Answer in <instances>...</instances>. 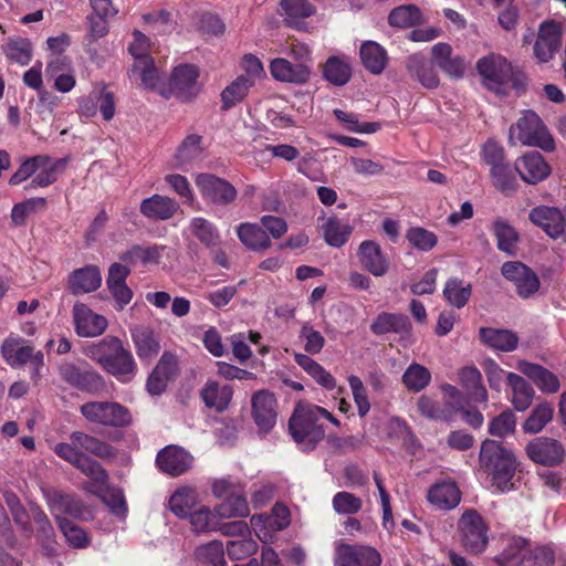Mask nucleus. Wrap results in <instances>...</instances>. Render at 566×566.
I'll list each match as a JSON object with an SVG mask.
<instances>
[{"mask_svg": "<svg viewBox=\"0 0 566 566\" xmlns=\"http://www.w3.org/2000/svg\"><path fill=\"white\" fill-rule=\"evenodd\" d=\"M53 450L57 457L101 485L107 482L108 474L97 461L86 455L85 452L103 460H111L117 455L113 446L83 431H73L70 434V442L56 443Z\"/></svg>", "mask_w": 566, "mask_h": 566, "instance_id": "obj_1", "label": "nucleus"}, {"mask_svg": "<svg viewBox=\"0 0 566 566\" xmlns=\"http://www.w3.org/2000/svg\"><path fill=\"white\" fill-rule=\"evenodd\" d=\"M87 355L123 384L130 382L138 367L132 352L115 336H106L87 349Z\"/></svg>", "mask_w": 566, "mask_h": 566, "instance_id": "obj_2", "label": "nucleus"}, {"mask_svg": "<svg viewBox=\"0 0 566 566\" xmlns=\"http://www.w3.org/2000/svg\"><path fill=\"white\" fill-rule=\"evenodd\" d=\"M480 467L492 478V484L500 492L513 488L512 479L516 471V459L512 451L494 440H485L480 450Z\"/></svg>", "mask_w": 566, "mask_h": 566, "instance_id": "obj_3", "label": "nucleus"}, {"mask_svg": "<svg viewBox=\"0 0 566 566\" xmlns=\"http://www.w3.org/2000/svg\"><path fill=\"white\" fill-rule=\"evenodd\" d=\"M322 415H327V410L315 405L298 406L294 410L289 421V429L302 450H313L324 439Z\"/></svg>", "mask_w": 566, "mask_h": 566, "instance_id": "obj_4", "label": "nucleus"}, {"mask_svg": "<svg viewBox=\"0 0 566 566\" xmlns=\"http://www.w3.org/2000/svg\"><path fill=\"white\" fill-rule=\"evenodd\" d=\"M494 562L499 566H553L555 551L551 545L531 547L526 539L514 537Z\"/></svg>", "mask_w": 566, "mask_h": 566, "instance_id": "obj_5", "label": "nucleus"}, {"mask_svg": "<svg viewBox=\"0 0 566 566\" xmlns=\"http://www.w3.org/2000/svg\"><path fill=\"white\" fill-rule=\"evenodd\" d=\"M0 354L12 368H20L30 363L31 378L36 381L41 377L44 355L41 350H35L25 338L14 334L9 335L0 346Z\"/></svg>", "mask_w": 566, "mask_h": 566, "instance_id": "obj_6", "label": "nucleus"}, {"mask_svg": "<svg viewBox=\"0 0 566 566\" xmlns=\"http://www.w3.org/2000/svg\"><path fill=\"white\" fill-rule=\"evenodd\" d=\"M516 138L524 146L538 147L552 151L555 143L541 117L533 111L523 112L515 125L510 129V140Z\"/></svg>", "mask_w": 566, "mask_h": 566, "instance_id": "obj_7", "label": "nucleus"}, {"mask_svg": "<svg viewBox=\"0 0 566 566\" xmlns=\"http://www.w3.org/2000/svg\"><path fill=\"white\" fill-rule=\"evenodd\" d=\"M461 545L471 554H481L489 543V527L478 511L468 509L458 521Z\"/></svg>", "mask_w": 566, "mask_h": 566, "instance_id": "obj_8", "label": "nucleus"}, {"mask_svg": "<svg viewBox=\"0 0 566 566\" xmlns=\"http://www.w3.org/2000/svg\"><path fill=\"white\" fill-rule=\"evenodd\" d=\"M80 411L87 421L103 427L124 428L133 422L128 408L115 401H90Z\"/></svg>", "mask_w": 566, "mask_h": 566, "instance_id": "obj_9", "label": "nucleus"}, {"mask_svg": "<svg viewBox=\"0 0 566 566\" xmlns=\"http://www.w3.org/2000/svg\"><path fill=\"white\" fill-rule=\"evenodd\" d=\"M200 69L193 64H180L176 66L170 75L167 96L174 94L181 101H191L201 92V84L198 78Z\"/></svg>", "mask_w": 566, "mask_h": 566, "instance_id": "obj_10", "label": "nucleus"}, {"mask_svg": "<svg viewBox=\"0 0 566 566\" xmlns=\"http://www.w3.org/2000/svg\"><path fill=\"white\" fill-rule=\"evenodd\" d=\"M195 181L202 198L207 202L227 206L232 203L237 198V189L228 180L217 177L216 175L199 174Z\"/></svg>", "mask_w": 566, "mask_h": 566, "instance_id": "obj_11", "label": "nucleus"}, {"mask_svg": "<svg viewBox=\"0 0 566 566\" xmlns=\"http://www.w3.org/2000/svg\"><path fill=\"white\" fill-rule=\"evenodd\" d=\"M501 273L514 284L517 295L522 298H530L539 290L537 274L520 261L504 262L501 266Z\"/></svg>", "mask_w": 566, "mask_h": 566, "instance_id": "obj_12", "label": "nucleus"}, {"mask_svg": "<svg viewBox=\"0 0 566 566\" xmlns=\"http://www.w3.org/2000/svg\"><path fill=\"white\" fill-rule=\"evenodd\" d=\"M476 69L483 77L484 84L491 90H497L512 76L511 63L499 54H489L480 59Z\"/></svg>", "mask_w": 566, "mask_h": 566, "instance_id": "obj_13", "label": "nucleus"}, {"mask_svg": "<svg viewBox=\"0 0 566 566\" xmlns=\"http://www.w3.org/2000/svg\"><path fill=\"white\" fill-rule=\"evenodd\" d=\"M528 458L542 465L554 467L563 462L565 450L555 439L539 437L532 440L525 448Z\"/></svg>", "mask_w": 566, "mask_h": 566, "instance_id": "obj_14", "label": "nucleus"}, {"mask_svg": "<svg viewBox=\"0 0 566 566\" xmlns=\"http://www.w3.org/2000/svg\"><path fill=\"white\" fill-rule=\"evenodd\" d=\"M75 332L81 337H96L107 328L105 316L94 313L86 304L75 303L72 310Z\"/></svg>", "mask_w": 566, "mask_h": 566, "instance_id": "obj_15", "label": "nucleus"}, {"mask_svg": "<svg viewBox=\"0 0 566 566\" xmlns=\"http://www.w3.org/2000/svg\"><path fill=\"white\" fill-rule=\"evenodd\" d=\"M252 416L255 424L261 431H270L277 418V402L269 390L256 391L251 399Z\"/></svg>", "mask_w": 566, "mask_h": 566, "instance_id": "obj_16", "label": "nucleus"}, {"mask_svg": "<svg viewBox=\"0 0 566 566\" xmlns=\"http://www.w3.org/2000/svg\"><path fill=\"white\" fill-rule=\"evenodd\" d=\"M379 553L369 546L340 545L336 551L335 566H379Z\"/></svg>", "mask_w": 566, "mask_h": 566, "instance_id": "obj_17", "label": "nucleus"}, {"mask_svg": "<svg viewBox=\"0 0 566 566\" xmlns=\"http://www.w3.org/2000/svg\"><path fill=\"white\" fill-rule=\"evenodd\" d=\"M192 460L190 453L176 446L164 448L156 457L159 470L171 476H178L187 472L192 465Z\"/></svg>", "mask_w": 566, "mask_h": 566, "instance_id": "obj_18", "label": "nucleus"}, {"mask_svg": "<svg viewBox=\"0 0 566 566\" xmlns=\"http://www.w3.org/2000/svg\"><path fill=\"white\" fill-rule=\"evenodd\" d=\"M357 256L361 268L374 276H384L389 270V260L376 241H363L357 249Z\"/></svg>", "mask_w": 566, "mask_h": 566, "instance_id": "obj_19", "label": "nucleus"}, {"mask_svg": "<svg viewBox=\"0 0 566 566\" xmlns=\"http://www.w3.org/2000/svg\"><path fill=\"white\" fill-rule=\"evenodd\" d=\"M316 8L308 0H281L279 13L285 25L297 31H306L305 19L314 15Z\"/></svg>", "mask_w": 566, "mask_h": 566, "instance_id": "obj_20", "label": "nucleus"}, {"mask_svg": "<svg viewBox=\"0 0 566 566\" xmlns=\"http://www.w3.org/2000/svg\"><path fill=\"white\" fill-rule=\"evenodd\" d=\"M530 220L552 239H558L565 232V218L557 208L547 206L533 208Z\"/></svg>", "mask_w": 566, "mask_h": 566, "instance_id": "obj_21", "label": "nucleus"}, {"mask_svg": "<svg viewBox=\"0 0 566 566\" xmlns=\"http://www.w3.org/2000/svg\"><path fill=\"white\" fill-rule=\"evenodd\" d=\"M560 31L554 22L542 23L533 48L536 60L541 63L552 60L560 46Z\"/></svg>", "mask_w": 566, "mask_h": 566, "instance_id": "obj_22", "label": "nucleus"}, {"mask_svg": "<svg viewBox=\"0 0 566 566\" xmlns=\"http://www.w3.org/2000/svg\"><path fill=\"white\" fill-rule=\"evenodd\" d=\"M515 170L527 184H537L548 177L551 168L537 151H530L515 161Z\"/></svg>", "mask_w": 566, "mask_h": 566, "instance_id": "obj_23", "label": "nucleus"}, {"mask_svg": "<svg viewBox=\"0 0 566 566\" xmlns=\"http://www.w3.org/2000/svg\"><path fill=\"white\" fill-rule=\"evenodd\" d=\"M129 332L138 358L149 364L160 352L158 336L150 327L143 325L132 326Z\"/></svg>", "mask_w": 566, "mask_h": 566, "instance_id": "obj_24", "label": "nucleus"}, {"mask_svg": "<svg viewBox=\"0 0 566 566\" xmlns=\"http://www.w3.org/2000/svg\"><path fill=\"white\" fill-rule=\"evenodd\" d=\"M432 59L437 66L448 76L461 78L464 75L467 63L460 55H452V48L448 43L439 42L431 49Z\"/></svg>", "mask_w": 566, "mask_h": 566, "instance_id": "obj_25", "label": "nucleus"}, {"mask_svg": "<svg viewBox=\"0 0 566 566\" xmlns=\"http://www.w3.org/2000/svg\"><path fill=\"white\" fill-rule=\"evenodd\" d=\"M179 209L178 202L167 196L153 195L140 202V213L147 219L164 221L171 219Z\"/></svg>", "mask_w": 566, "mask_h": 566, "instance_id": "obj_26", "label": "nucleus"}, {"mask_svg": "<svg viewBox=\"0 0 566 566\" xmlns=\"http://www.w3.org/2000/svg\"><path fill=\"white\" fill-rule=\"evenodd\" d=\"M102 284V274L96 265L74 270L67 280L69 290L77 295L96 291Z\"/></svg>", "mask_w": 566, "mask_h": 566, "instance_id": "obj_27", "label": "nucleus"}, {"mask_svg": "<svg viewBox=\"0 0 566 566\" xmlns=\"http://www.w3.org/2000/svg\"><path fill=\"white\" fill-rule=\"evenodd\" d=\"M272 76L281 82L304 84L310 78V67L304 63L293 64L286 59H274L270 64Z\"/></svg>", "mask_w": 566, "mask_h": 566, "instance_id": "obj_28", "label": "nucleus"}, {"mask_svg": "<svg viewBox=\"0 0 566 566\" xmlns=\"http://www.w3.org/2000/svg\"><path fill=\"white\" fill-rule=\"evenodd\" d=\"M319 229L325 242L334 248H340L346 244L353 233V227L349 222L332 216L319 219Z\"/></svg>", "mask_w": 566, "mask_h": 566, "instance_id": "obj_29", "label": "nucleus"}, {"mask_svg": "<svg viewBox=\"0 0 566 566\" xmlns=\"http://www.w3.org/2000/svg\"><path fill=\"white\" fill-rule=\"evenodd\" d=\"M517 369L532 379L538 389L544 392L553 394L559 389L558 378L541 365L526 360H518Z\"/></svg>", "mask_w": 566, "mask_h": 566, "instance_id": "obj_30", "label": "nucleus"}, {"mask_svg": "<svg viewBox=\"0 0 566 566\" xmlns=\"http://www.w3.org/2000/svg\"><path fill=\"white\" fill-rule=\"evenodd\" d=\"M428 501L440 510H451L461 500V492L452 481H442L433 484L428 491Z\"/></svg>", "mask_w": 566, "mask_h": 566, "instance_id": "obj_31", "label": "nucleus"}, {"mask_svg": "<svg viewBox=\"0 0 566 566\" xmlns=\"http://www.w3.org/2000/svg\"><path fill=\"white\" fill-rule=\"evenodd\" d=\"M406 67L410 77L419 81L423 87L433 90L439 86V76L423 55H410L407 59Z\"/></svg>", "mask_w": 566, "mask_h": 566, "instance_id": "obj_32", "label": "nucleus"}, {"mask_svg": "<svg viewBox=\"0 0 566 566\" xmlns=\"http://www.w3.org/2000/svg\"><path fill=\"white\" fill-rule=\"evenodd\" d=\"M241 243L251 251H263L272 245L271 239L261 224L243 222L235 229Z\"/></svg>", "mask_w": 566, "mask_h": 566, "instance_id": "obj_33", "label": "nucleus"}, {"mask_svg": "<svg viewBox=\"0 0 566 566\" xmlns=\"http://www.w3.org/2000/svg\"><path fill=\"white\" fill-rule=\"evenodd\" d=\"M506 382L512 390L511 402L515 410L525 411L532 405L535 390L522 376L515 373L506 375Z\"/></svg>", "mask_w": 566, "mask_h": 566, "instance_id": "obj_34", "label": "nucleus"}, {"mask_svg": "<svg viewBox=\"0 0 566 566\" xmlns=\"http://www.w3.org/2000/svg\"><path fill=\"white\" fill-rule=\"evenodd\" d=\"M129 76L132 78L138 77L145 88L157 90L161 95L167 97L166 90L161 88V77L154 59H144L138 63H134L129 71Z\"/></svg>", "mask_w": 566, "mask_h": 566, "instance_id": "obj_35", "label": "nucleus"}, {"mask_svg": "<svg viewBox=\"0 0 566 566\" xmlns=\"http://www.w3.org/2000/svg\"><path fill=\"white\" fill-rule=\"evenodd\" d=\"M370 329L377 335L387 333L409 335L412 326L409 318L403 314L380 313L371 324Z\"/></svg>", "mask_w": 566, "mask_h": 566, "instance_id": "obj_36", "label": "nucleus"}, {"mask_svg": "<svg viewBox=\"0 0 566 566\" xmlns=\"http://www.w3.org/2000/svg\"><path fill=\"white\" fill-rule=\"evenodd\" d=\"M163 250L164 247L136 244L123 251L118 258L128 266L157 264L161 258Z\"/></svg>", "mask_w": 566, "mask_h": 566, "instance_id": "obj_37", "label": "nucleus"}, {"mask_svg": "<svg viewBox=\"0 0 566 566\" xmlns=\"http://www.w3.org/2000/svg\"><path fill=\"white\" fill-rule=\"evenodd\" d=\"M189 232L207 248H216L221 242V234L217 226L202 217H195L188 226Z\"/></svg>", "mask_w": 566, "mask_h": 566, "instance_id": "obj_38", "label": "nucleus"}, {"mask_svg": "<svg viewBox=\"0 0 566 566\" xmlns=\"http://www.w3.org/2000/svg\"><path fill=\"white\" fill-rule=\"evenodd\" d=\"M460 381L471 399L476 402L488 401V390L483 385L482 374L475 366L463 367L459 373Z\"/></svg>", "mask_w": 566, "mask_h": 566, "instance_id": "obj_39", "label": "nucleus"}, {"mask_svg": "<svg viewBox=\"0 0 566 566\" xmlns=\"http://www.w3.org/2000/svg\"><path fill=\"white\" fill-rule=\"evenodd\" d=\"M491 230L496 238L497 249L509 255H514L520 240L517 231L503 218H496L492 222Z\"/></svg>", "mask_w": 566, "mask_h": 566, "instance_id": "obj_40", "label": "nucleus"}, {"mask_svg": "<svg viewBox=\"0 0 566 566\" xmlns=\"http://www.w3.org/2000/svg\"><path fill=\"white\" fill-rule=\"evenodd\" d=\"M480 336L486 345L501 352H512L518 344L517 335L509 329L482 327Z\"/></svg>", "mask_w": 566, "mask_h": 566, "instance_id": "obj_41", "label": "nucleus"}, {"mask_svg": "<svg viewBox=\"0 0 566 566\" xmlns=\"http://www.w3.org/2000/svg\"><path fill=\"white\" fill-rule=\"evenodd\" d=\"M363 65L373 74H380L387 64L386 50L374 41H365L360 45Z\"/></svg>", "mask_w": 566, "mask_h": 566, "instance_id": "obj_42", "label": "nucleus"}, {"mask_svg": "<svg viewBox=\"0 0 566 566\" xmlns=\"http://www.w3.org/2000/svg\"><path fill=\"white\" fill-rule=\"evenodd\" d=\"M201 398L207 407L220 412L230 403L232 389L229 386H220L216 381H208L201 389Z\"/></svg>", "mask_w": 566, "mask_h": 566, "instance_id": "obj_43", "label": "nucleus"}, {"mask_svg": "<svg viewBox=\"0 0 566 566\" xmlns=\"http://www.w3.org/2000/svg\"><path fill=\"white\" fill-rule=\"evenodd\" d=\"M253 85V78L243 75L238 76L221 93L222 108L229 109L242 102Z\"/></svg>", "mask_w": 566, "mask_h": 566, "instance_id": "obj_44", "label": "nucleus"}, {"mask_svg": "<svg viewBox=\"0 0 566 566\" xmlns=\"http://www.w3.org/2000/svg\"><path fill=\"white\" fill-rule=\"evenodd\" d=\"M198 503L197 492L188 486L178 489L169 501L171 512L178 517H187Z\"/></svg>", "mask_w": 566, "mask_h": 566, "instance_id": "obj_45", "label": "nucleus"}, {"mask_svg": "<svg viewBox=\"0 0 566 566\" xmlns=\"http://www.w3.org/2000/svg\"><path fill=\"white\" fill-rule=\"evenodd\" d=\"M472 293V286L470 283H465L463 280L452 277L446 282L443 289V296L446 301L457 308L465 306L470 300Z\"/></svg>", "mask_w": 566, "mask_h": 566, "instance_id": "obj_46", "label": "nucleus"}, {"mask_svg": "<svg viewBox=\"0 0 566 566\" xmlns=\"http://www.w3.org/2000/svg\"><path fill=\"white\" fill-rule=\"evenodd\" d=\"M422 21L420 9L415 4L399 6L391 10L388 22L391 27L407 29L415 27Z\"/></svg>", "mask_w": 566, "mask_h": 566, "instance_id": "obj_47", "label": "nucleus"}, {"mask_svg": "<svg viewBox=\"0 0 566 566\" xmlns=\"http://www.w3.org/2000/svg\"><path fill=\"white\" fill-rule=\"evenodd\" d=\"M323 75L331 84L343 86L350 80L352 69L346 61L332 56L324 64Z\"/></svg>", "mask_w": 566, "mask_h": 566, "instance_id": "obj_48", "label": "nucleus"}, {"mask_svg": "<svg viewBox=\"0 0 566 566\" xmlns=\"http://www.w3.org/2000/svg\"><path fill=\"white\" fill-rule=\"evenodd\" d=\"M249 513L250 510L248 502L239 491L231 492L218 507V514L221 518H230L234 516L245 517Z\"/></svg>", "mask_w": 566, "mask_h": 566, "instance_id": "obj_49", "label": "nucleus"}, {"mask_svg": "<svg viewBox=\"0 0 566 566\" xmlns=\"http://www.w3.org/2000/svg\"><path fill=\"white\" fill-rule=\"evenodd\" d=\"M431 381V373L423 365L412 363L402 375L406 388L413 392L423 390Z\"/></svg>", "mask_w": 566, "mask_h": 566, "instance_id": "obj_50", "label": "nucleus"}, {"mask_svg": "<svg viewBox=\"0 0 566 566\" xmlns=\"http://www.w3.org/2000/svg\"><path fill=\"white\" fill-rule=\"evenodd\" d=\"M201 139L199 135H189L182 140L176 153V159L180 167L190 165L201 157L203 150Z\"/></svg>", "mask_w": 566, "mask_h": 566, "instance_id": "obj_51", "label": "nucleus"}, {"mask_svg": "<svg viewBox=\"0 0 566 566\" xmlns=\"http://www.w3.org/2000/svg\"><path fill=\"white\" fill-rule=\"evenodd\" d=\"M490 177L493 186L503 193L515 191L517 182L512 167L504 163L490 169Z\"/></svg>", "mask_w": 566, "mask_h": 566, "instance_id": "obj_52", "label": "nucleus"}, {"mask_svg": "<svg viewBox=\"0 0 566 566\" xmlns=\"http://www.w3.org/2000/svg\"><path fill=\"white\" fill-rule=\"evenodd\" d=\"M553 413L554 409L551 403L543 402L537 405L523 423V430L526 433H538L552 420Z\"/></svg>", "mask_w": 566, "mask_h": 566, "instance_id": "obj_53", "label": "nucleus"}, {"mask_svg": "<svg viewBox=\"0 0 566 566\" xmlns=\"http://www.w3.org/2000/svg\"><path fill=\"white\" fill-rule=\"evenodd\" d=\"M7 57L20 65H27L32 59V44L24 38L9 39L4 46Z\"/></svg>", "mask_w": 566, "mask_h": 566, "instance_id": "obj_54", "label": "nucleus"}, {"mask_svg": "<svg viewBox=\"0 0 566 566\" xmlns=\"http://www.w3.org/2000/svg\"><path fill=\"white\" fill-rule=\"evenodd\" d=\"M118 10L115 7H105V10L98 11L93 9V13L88 15L90 34L96 40L103 38L108 32L107 19L115 17Z\"/></svg>", "mask_w": 566, "mask_h": 566, "instance_id": "obj_55", "label": "nucleus"}, {"mask_svg": "<svg viewBox=\"0 0 566 566\" xmlns=\"http://www.w3.org/2000/svg\"><path fill=\"white\" fill-rule=\"evenodd\" d=\"M195 555L203 564L212 566H224L226 564L223 545L219 541H212L197 547Z\"/></svg>", "mask_w": 566, "mask_h": 566, "instance_id": "obj_56", "label": "nucleus"}, {"mask_svg": "<svg viewBox=\"0 0 566 566\" xmlns=\"http://www.w3.org/2000/svg\"><path fill=\"white\" fill-rule=\"evenodd\" d=\"M56 521L70 545L76 548H83L88 544L87 534L73 521L60 516L56 518Z\"/></svg>", "mask_w": 566, "mask_h": 566, "instance_id": "obj_57", "label": "nucleus"}, {"mask_svg": "<svg viewBox=\"0 0 566 566\" xmlns=\"http://www.w3.org/2000/svg\"><path fill=\"white\" fill-rule=\"evenodd\" d=\"M187 517L196 533L211 532L218 528V518L208 507L202 506L195 510Z\"/></svg>", "mask_w": 566, "mask_h": 566, "instance_id": "obj_58", "label": "nucleus"}, {"mask_svg": "<svg viewBox=\"0 0 566 566\" xmlns=\"http://www.w3.org/2000/svg\"><path fill=\"white\" fill-rule=\"evenodd\" d=\"M50 158L48 156L39 155L24 160L18 170L11 176L9 184L12 186L20 185L29 177L33 176L38 169L45 166Z\"/></svg>", "mask_w": 566, "mask_h": 566, "instance_id": "obj_59", "label": "nucleus"}, {"mask_svg": "<svg viewBox=\"0 0 566 566\" xmlns=\"http://www.w3.org/2000/svg\"><path fill=\"white\" fill-rule=\"evenodd\" d=\"M298 338L304 343V350L311 355L321 353L325 346L324 336L310 323L302 325Z\"/></svg>", "mask_w": 566, "mask_h": 566, "instance_id": "obj_60", "label": "nucleus"}, {"mask_svg": "<svg viewBox=\"0 0 566 566\" xmlns=\"http://www.w3.org/2000/svg\"><path fill=\"white\" fill-rule=\"evenodd\" d=\"M363 507L360 497L353 493L342 491L333 496V509L343 515H352L358 513Z\"/></svg>", "mask_w": 566, "mask_h": 566, "instance_id": "obj_61", "label": "nucleus"}, {"mask_svg": "<svg viewBox=\"0 0 566 566\" xmlns=\"http://www.w3.org/2000/svg\"><path fill=\"white\" fill-rule=\"evenodd\" d=\"M45 206L44 198H31L13 206L11 210V220L15 226L25 223L27 217L39 208Z\"/></svg>", "mask_w": 566, "mask_h": 566, "instance_id": "obj_62", "label": "nucleus"}, {"mask_svg": "<svg viewBox=\"0 0 566 566\" xmlns=\"http://www.w3.org/2000/svg\"><path fill=\"white\" fill-rule=\"evenodd\" d=\"M490 388L496 392H501L504 379H506L505 370L492 358H486L482 363Z\"/></svg>", "mask_w": 566, "mask_h": 566, "instance_id": "obj_63", "label": "nucleus"}, {"mask_svg": "<svg viewBox=\"0 0 566 566\" xmlns=\"http://www.w3.org/2000/svg\"><path fill=\"white\" fill-rule=\"evenodd\" d=\"M407 239L417 249L422 251L431 250L438 242L437 235L423 228H411L407 233Z\"/></svg>", "mask_w": 566, "mask_h": 566, "instance_id": "obj_64", "label": "nucleus"}]
</instances>
